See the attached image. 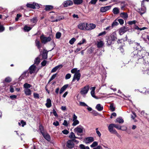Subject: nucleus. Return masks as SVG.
<instances>
[{"mask_svg":"<svg viewBox=\"0 0 149 149\" xmlns=\"http://www.w3.org/2000/svg\"><path fill=\"white\" fill-rule=\"evenodd\" d=\"M146 53V51L143 50L139 51L136 50L134 51L133 53L135 58H137L138 59H142Z\"/></svg>","mask_w":149,"mask_h":149,"instance_id":"nucleus-1","label":"nucleus"},{"mask_svg":"<svg viewBox=\"0 0 149 149\" xmlns=\"http://www.w3.org/2000/svg\"><path fill=\"white\" fill-rule=\"evenodd\" d=\"M117 39L116 35L115 32H113L109 37L107 40V42L109 45H111L113 41Z\"/></svg>","mask_w":149,"mask_h":149,"instance_id":"nucleus-2","label":"nucleus"},{"mask_svg":"<svg viewBox=\"0 0 149 149\" xmlns=\"http://www.w3.org/2000/svg\"><path fill=\"white\" fill-rule=\"evenodd\" d=\"M40 38L41 42L44 44H46L48 42L50 41L52 39L50 37H46L43 34L40 36Z\"/></svg>","mask_w":149,"mask_h":149,"instance_id":"nucleus-3","label":"nucleus"},{"mask_svg":"<svg viewBox=\"0 0 149 149\" xmlns=\"http://www.w3.org/2000/svg\"><path fill=\"white\" fill-rule=\"evenodd\" d=\"M84 130V128L83 127L79 125L74 129V131L78 135L81 136L82 135L80 133L83 132Z\"/></svg>","mask_w":149,"mask_h":149,"instance_id":"nucleus-4","label":"nucleus"},{"mask_svg":"<svg viewBox=\"0 0 149 149\" xmlns=\"http://www.w3.org/2000/svg\"><path fill=\"white\" fill-rule=\"evenodd\" d=\"M89 89V87L88 85L86 86L81 89L80 92L81 94L83 96L86 95L88 93Z\"/></svg>","mask_w":149,"mask_h":149,"instance_id":"nucleus-5","label":"nucleus"},{"mask_svg":"<svg viewBox=\"0 0 149 149\" xmlns=\"http://www.w3.org/2000/svg\"><path fill=\"white\" fill-rule=\"evenodd\" d=\"M87 23H80L78 25V27L81 30H87Z\"/></svg>","mask_w":149,"mask_h":149,"instance_id":"nucleus-6","label":"nucleus"},{"mask_svg":"<svg viewBox=\"0 0 149 149\" xmlns=\"http://www.w3.org/2000/svg\"><path fill=\"white\" fill-rule=\"evenodd\" d=\"M27 7L33 9L35 8H38L39 7V5L36 3H27L26 4Z\"/></svg>","mask_w":149,"mask_h":149,"instance_id":"nucleus-7","label":"nucleus"},{"mask_svg":"<svg viewBox=\"0 0 149 149\" xmlns=\"http://www.w3.org/2000/svg\"><path fill=\"white\" fill-rule=\"evenodd\" d=\"M29 70L30 74L34 73H36L38 71V70L36 71V67L34 64L32 65L29 67Z\"/></svg>","mask_w":149,"mask_h":149,"instance_id":"nucleus-8","label":"nucleus"},{"mask_svg":"<svg viewBox=\"0 0 149 149\" xmlns=\"http://www.w3.org/2000/svg\"><path fill=\"white\" fill-rule=\"evenodd\" d=\"M146 11V7L144 6V4L141 3V8L138 10V11L139 12L141 15H142L145 13Z\"/></svg>","mask_w":149,"mask_h":149,"instance_id":"nucleus-9","label":"nucleus"},{"mask_svg":"<svg viewBox=\"0 0 149 149\" xmlns=\"http://www.w3.org/2000/svg\"><path fill=\"white\" fill-rule=\"evenodd\" d=\"M81 76V74L79 72L75 73L74 75L72 81L73 82L76 80L78 81H79L80 79Z\"/></svg>","mask_w":149,"mask_h":149,"instance_id":"nucleus-10","label":"nucleus"},{"mask_svg":"<svg viewBox=\"0 0 149 149\" xmlns=\"http://www.w3.org/2000/svg\"><path fill=\"white\" fill-rule=\"evenodd\" d=\"M74 143L71 140H69L67 142V146L69 148H72L73 147Z\"/></svg>","mask_w":149,"mask_h":149,"instance_id":"nucleus-11","label":"nucleus"},{"mask_svg":"<svg viewBox=\"0 0 149 149\" xmlns=\"http://www.w3.org/2000/svg\"><path fill=\"white\" fill-rule=\"evenodd\" d=\"M73 4L72 2L70 0L67 1L63 3V5L64 7L71 6Z\"/></svg>","mask_w":149,"mask_h":149,"instance_id":"nucleus-12","label":"nucleus"},{"mask_svg":"<svg viewBox=\"0 0 149 149\" xmlns=\"http://www.w3.org/2000/svg\"><path fill=\"white\" fill-rule=\"evenodd\" d=\"M96 27V25L93 24H90L88 25H87V30H90L93 29L95 28Z\"/></svg>","mask_w":149,"mask_h":149,"instance_id":"nucleus-13","label":"nucleus"},{"mask_svg":"<svg viewBox=\"0 0 149 149\" xmlns=\"http://www.w3.org/2000/svg\"><path fill=\"white\" fill-rule=\"evenodd\" d=\"M127 30V29L125 27H121L119 29V33L120 35H122L126 32Z\"/></svg>","mask_w":149,"mask_h":149,"instance_id":"nucleus-14","label":"nucleus"},{"mask_svg":"<svg viewBox=\"0 0 149 149\" xmlns=\"http://www.w3.org/2000/svg\"><path fill=\"white\" fill-rule=\"evenodd\" d=\"M114 127L113 124H110L108 127V129L109 131L112 133H113L114 132V131L116 130L114 129Z\"/></svg>","mask_w":149,"mask_h":149,"instance_id":"nucleus-15","label":"nucleus"},{"mask_svg":"<svg viewBox=\"0 0 149 149\" xmlns=\"http://www.w3.org/2000/svg\"><path fill=\"white\" fill-rule=\"evenodd\" d=\"M62 66H63L62 65H60L55 67L52 70L51 72L52 73H53L56 72L59 69L61 68Z\"/></svg>","mask_w":149,"mask_h":149,"instance_id":"nucleus-16","label":"nucleus"},{"mask_svg":"<svg viewBox=\"0 0 149 149\" xmlns=\"http://www.w3.org/2000/svg\"><path fill=\"white\" fill-rule=\"evenodd\" d=\"M94 140V138L93 137H88L85 139V143H87L92 142Z\"/></svg>","mask_w":149,"mask_h":149,"instance_id":"nucleus-17","label":"nucleus"},{"mask_svg":"<svg viewBox=\"0 0 149 149\" xmlns=\"http://www.w3.org/2000/svg\"><path fill=\"white\" fill-rule=\"evenodd\" d=\"M48 52V51L45 49L43 50L42 54V58L46 59L47 58Z\"/></svg>","mask_w":149,"mask_h":149,"instance_id":"nucleus-18","label":"nucleus"},{"mask_svg":"<svg viewBox=\"0 0 149 149\" xmlns=\"http://www.w3.org/2000/svg\"><path fill=\"white\" fill-rule=\"evenodd\" d=\"M104 43L102 41L100 40L97 42V46L99 48H101L104 45Z\"/></svg>","mask_w":149,"mask_h":149,"instance_id":"nucleus-19","label":"nucleus"},{"mask_svg":"<svg viewBox=\"0 0 149 149\" xmlns=\"http://www.w3.org/2000/svg\"><path fill=\"white\" fill-rule=\"evenodd\" d=\"M24 92L26 95H30L31 94V91L29 89H24Z\"/></svg>","mask_w":149,"mask_h":149,"instance_id":"nucleus-20","label":"nucleus"},{"mask_svg":"<svg viewBox=\"0 0 149 149\" xmlns=\"http://www.w3.org/2000/svg\"><path fill=\"white\" fill-rule=\"evenodd\" d=\"M45 105L47 108H49L51 106V101L50 99L49 98L47 99Z\"/></svg>","mask_w":149,"mask_h":149,"instance_id":"nucleus-21","label":"nucleus"},{"mask_svg":"<svg viewBox=\"0 0 149 149\" xmlns=\"http://www.w3.org/2000/svg\"><path fill=\"white\" fill-rule=\"evenodd\" d=\"M96 109L99 111H101L103 109V107L100 104H98L95 107Z\"/></svg>","mask_w":149,"mask_h":149,"instance_id":"nucleus-22","label":"nucleus"},{"mask_svg":"<svg viewBox=\"0 0 149 149\" xmlns=\"http://www.w3.org/2000/svg\"><path fill=\"white\" fill-rule=\"evenodd\" d=\"M110 8L109 6H106L102 7L100 9V11L102 12H104L109 10Z\"/></svg>","mask_w":149,"mask_h":149,"instance_id":"nucleus-23","label":"nucleus"},{"mask_svg":"<svg viewBox=\"0 0 149 149\" xmlns=\"http://www.w3.org/2000/svg\"><path fill=\"white\" fill-rule=\"evenodd\" d=\"M68 84H66L63 86L59 92L61 94L68 87Z\"/></svg>","mask_w":149,"mask_h":149,"instance_id":"nucleus-24","label":"nucleus"},{"mask_svg":"<svg viewBox=\"0 0 149 149\" xmlns=\"http://www.w3.org/2000/svg\"><path fill=\"white\" fill-rule=\"evenodd\" d=\"M69 137L71 139H79V138L76 137L74 132H71L70 133L69 136Z\"/></svg>","mask_w":149,"mask_h":149,"instance_id":"nucleus-25","label":"nucleus"},{"mask_svg":"<svg viewBox=\"0 0 149 149\" xmlns=\"http://www.w3.org/2000/svg\"><path fill=\"white\" fill-rule=\"evenodd\" d=\"M29 75V73L27 72H24L21 76L20 77L23 79L26 78Z\"/></svg>","mask_w":149,"mask_h":149,"instance_id":"nucleus-26","label":"nucleus"},{"mask_svg":"<svg viewBox=\"0 0 149 149\" xmlns=\"http://www.w3.org/2000/svg\"><path fill=\"white\" fill-rule=\"evenodd\" d=\"M42 134L44 138L47 140L48 141H49L50 140V137L49 134H47L44 133H43Z\"/></svg>","mask_w":149,"mask_h":149,"instance_id":"nucleus-27","label":"nucleus"},{"mask_svg":"<svg viewBox=\"0 0 149 149\" xmlns=\"http://www.w3.org/2000/svg\"><path fill=\"white\" fill-rule=\"evenodd\" d=\"M114 127L116 128L117 129L119 130H122L123 131H125L127 129V128L126 127L124 129H121V126L120 125L114 124Z\"/></svg>","mask_w":149,"mask_h":149,"instance_id":"nucleus-28","label":"nucleus"},{"mask_svg":"<svg viewBox=\"0 0 149 149\" xmlns=\"http://www.w3.org/2000/svg\"><path fill=\"white\" fill-rule=\"evenodd\" d=\"M120 16L124 19H127L128 17V15L127 13H121L120 14Z\"/></svg>","mask_w":149,"mask_h":149,"instance_id":"nucleus-29","label":"nucleus"},{"mask_svg":"<svg viewBox=\"0 0 149 149\" xmlns=\"http://www.w3.org/2000/svg\"><path fill=\"white\" fill-rule=\"evenodd\" d=\"M53 8V6L51 5H46L45 6V10L47 11H49L52 10Z\"/></svg>","mask_w":149,"mask_h":149,"instance_id":"nucleus-30","label":"nucleus"},{"mask_svg":"<svg viewBox=\"0 0 149 149\" xmlns=\"http://www.w3.org/2000/svg\"><path fill=\"white\" fill-rule=\"evenodd\" d=\"M115 122H118L119 123H122L124 122V120L121 118H118L116 119Z\"/></svg>","mask_w":149,"mask_h":149,"instance_id":"nucleus-31","label":"nucleus"},{"mask_svg":"<svg viewBox=\"0 0 149 149\" xmlns=\"http://www.w3.org/2000/svg\"><path fill=\"white\" fill-rule=\"evenodd\" d=\"M40 58L39 57L36 58L34 60V63L33 64L38 65L40 63Z\"/></svg>","mask_w":149,"mask_h":149,"instance_id":"nucleus-32","label":"nucleus"},{"mask_svg":"<svg viewBox=\"0 0 149 149\" xmlns=\"http://www.w3.org/2000/svg\"><path fill=\"white\" fill-rule=\"evenodd\" d=\"M113 12L115 14H117L119 13V9L117 8H114L113 10Z\"/></svg>","mask_w":149,"mask_h":149,"instance_id":"nucleus-33","label":"nucleus"},{"mask_svg":"<svg viewBox=\"0 0 149 149\" xmlns=\"http://www.w3.org/2000/svg\"><path fill=\"white\" fill-rule=\"evenodd\" d=\"M25 89H29L31 87V85L27 83H25L23 85Z\"/></svg>","mask_w":149,"mask_h":149,"instance_id":"nucleus-34","label":"nucleus"},{"mask_svg":"<svg viewBox=\"0 0 149 149\" xmlns=\"http://www.w3.org/2000/svg\"><path fill=\"white\" fill-rule=\"evenodd\" d=\"M12 81L11 78L10 77H7L5 78V80L3 82H6L7 83H10Z\"/></svg>","mask_w":149,"mask_h":149,"instance_id":"nucleus-35","label":"nucleus"},{"mask_svg":"<svg viewBox=\"0 0 149 149\" xmlns=\"http://www.w3.org/2000/svg\"><path fill=\"white\" fill-rule=\"evenodd\" d=\"M36 45L37 47L38 48L40 49L41 47V46L40 41L36 40L35 41Z\"/></svg>","mask_w":149,"mask_h":149,"instance_id":"nucleus-36","label":"nucleus"},{"mask_svg":"<svg viewBox=\"0 0 149 149\" xmlns=\"http://www.w3.org/2000/svg\"><path fill=\"white\" fill-rule=\"evenodd\" d=\"M73 123L72 124V125L73 126H76V125L79 124V122L78 120H74L72 121Z\"/></svg>","mask_w":149,"mask_h":149,"instance_id":"nucleus-37","label":"nucleus"},{"mask_svg":"<svg viewBox=\"0 0 149 149\" xmlns=\"http://www.w3.org/2000/svg\"><path fill=\"white\" fill-rule=\"evenodd\" d=\"M74 3L75 4H79L82 2V0H74Z\"/></svg>","mask_w":149,"mask_h":149,"instance_id":"nucleus-38","label":"nucleus"},{"mask_svg":"<svg viewBox=\"0 0 149 149\" xmlns=\"http://www.w3.org/2000/svg\"><path fill=\"white\" fill-rule=\"evenodd\" d=\"M32 28L29 26H28L26 25L24 27V31H29L31 30Z\"/></svg>","mask_w":149,"mask_h":149,"instance_id":"nucleus-39","label":"nucleus"},{"mask_svg":"<svg viewBox=\"0 0 149 149\" xmlns=\"http://www.w3.org/2000/svg\"><path fill=\"white\" fill-rule=\"evenodd\" d=\"M86 43V40L84 39H82V40L80 41L77 44V45H81L82 44H83L84 43Z\"/></svg>","mask_w":149,"mask_h":149,"instance_id":"nucleus-40","label":"nucleus"},{"mask_svg":"<svg viewBox=\"0 0 149 149\" xmlns=\"http://www.w3.org/2000/svg\"><path fill=\"white\" fill-rule=\"evenodd\" d=\"M31 22L32 23L36 24L37 21V19L36 17H34L30 20Z\"/></svg>","mask_w":149,"mask_h":149,"instance_id":"nucleus-41","label":"nucleus"},{"mask_svg":"<svg viewBox=\"0 0 149 149\" xmlns=\"http://www.w3.org/2000/svg\"><path fill=\"white\" fill-rule=\"evenodd\" d=\"M80 147L81 149H90L88 146H85L83 144H81L80 145Z\"/></svg>","mask_w":149,"mask_h":149,"instance_id":"nucleus-42","label":"nucleus"},{"mask_svg":"<svg viewBox=\"0 0 149 149\" xmlns=\"http://www.w3.org/2000/svg\"><path fill=\"white\" fill-rule=\"evenodd\" d=\"M76 40V39L74 38H72L70 41H69V43L71 45H72L73 44L74 42H75V41Z\"/></svg>","mask_w":149,"mask_h":149,"instance_id":"nucleus-43","label":"nucleus"},{"mask_svg":"<svg viewBox=\"0 0 149 149\" xmlns=\"http://www.w3.org/2000/svg\"><path fill=\"white\" fill-rule=\"evenodd\" d=\"M110 108L111 111H114L115 110V107L113 106V103L111 104L110 106Z\"/></svg>","mask_w":149,"mask_h":149,"instance_id":"nucleus-44","label":"nucleus"},{"mask_svg":"<svg viewBox=\"0 0 149 149\" xmlns=\"http://www.w3.org/2000/svg\"><path fill=\"white\" fill-rule=\"evenodd\" d=\"M139 112L141 113V115L142 116H143L144 117H146V114L143 111H139Z\"/></svg>","mask_w":149,"mask_h":149,"instance_id":"nucleus-45","label":"nucleus"},{"mask_svg":"<svg viewBox=\"0 0 149 149\" xmlns=\"http://www.w3.org/2000/svg\"><path fill=\"white\" fill-rule=\"evenodd\" d=\"M19 125H21V124H22V127H24L25 125H26V123L23 120H22L21 121L20 123H18Z\"/></svg>","mask_w":149,"mask_h":149,"instance_id":"nucleus-46","label":"nucleus"},{"mask_svg":"<svg viewBox=\"0 0 149 149\" xmlns=\"http://www.w3.org/2000/svg\"><path fill=\"white\" fill-rule=\"evenodd\" d=\"M61 33L60 32H58L56 33V37L57 39H59L61 37Z\"/></svg>","mask_w":149,"mask_h":149,"instance_id":"nucleus-47","label":"nucleus"},{"mask_svg":"<svg viewBox=\"0 0 149 149\" xmlns=\"http://www.w3.org/2000/svg\"><path fill=\"white\" fill-rule=\"evenodd\" d=\"M98 145L97 142L96 141H95L93 142L92 145H91V147L93 148L94 147Z\"/></svg>","mask_w":149,"mask_h":149,"instance_id":"nucleus-48","label":"nucleus"},{"mask_svg":"<svg viewBox=\"0 0 149 149\" xmlns=\"http://www.w3.org/2000/svg\"><path fill=\"white\" fill-rule=\"evenodd\" d=\"M136 22V20H133L132 21H130L128 22V23L129 25H132L133 24H135Z\"/></svg>","mask_w":149,"mask_h":149,"instance_id":"nucleus-49","label":"nucleus"},{"mask_svg":"<svg viewBox=\"0 0 149 149\" xmlns=\"http://www.w3.org/2000/svg\"><path fill=\"white\" fill-rule=\"evenodd\" d=\"M79 104L80 106L84 107H88L87 105L83 102H80Z\"/></svg>","mask_w":149,"mask_h":149,"instance_id":"nucleus-50","label":"nucleus"},{"mask_svg":"<svg viewBox=\"0 0 149 149\" xmlns=\"http://www.w3.org/2000/svg\"><path fill=\"white\" fill-rule=\"evenodd\" d=\"M118 24V23L116 21H114L112 23L111 26H112V27H114V26H117Z\"/></svg>","mask_w":149,"mask_h":149,"instance_id":"nucleus-51","label":"nucleus"},{"mask_svg":"<svg viewBox=\"0 0 149 149\" xmlns=\"http://www.w3.org/2000/svg\"><path fill=\"white\" fill-rule=\"evenodd\" d=\"M5 30V28L4 26L1 24H0V32L3 31Z\"/></svg>","mask_w":149,"mask_h":149,"instance_id":"nucleus-52","label":"nucleus"},{"mask_svg":"<svg viewBox=\"0 0 149 149\" xmlns=\"http://www.w3.org/2000/svg\"><path fill=\"white\" fill-rule=\"evenodd\" d=\"M71 72L72 73H74L75 74L76 72H79L77 71V68H74L71 70Z\"/></svg>","mask_w":149,"mask_h":149,"instance_id":"nucleus-53","label":"nucleus"},{"mask_svg":"<svg viewBox=\"0 0 149 149\" xmlns=\"http://www.w3.org/2000/svg\"><path fill=\"white\" fill-rule=\"evenodd\" d=\"M57 75V74H53L51 77L50 79H49V81H52L53 79H54L56 77Z\"/></svg>","mask_w":149,"mask_h":149,"instance_id":"nucleus-54","label":"nucleus"},{"mask_svg":"<svg viewBox=\"0 0 149 149\" xmlns=\"http://www.w3.org/2000/svg\"><path fill=\"white\" fill-rule=\"evenodd\" d=\"M71 77L70 74L68 73L66 74L65 76V79H69Z\"/></svg>","mask_w":149,"mask_h":149,"instance_id":"nucleus-55","label":"nucleus"},{"mask_svg":"<svg viewBox=\"0 0 149 149\" xmlns=\"http://www.w3.org/2000/svg\"><path fill=\"white\" fill-rule=\"evenodd\" d=\"M47 63V61H46L45 60H44L41 63V64L42 65V66H45Z\"/></svg>","mask_w":149,"mask_h":149,"instance_id":"nucleus-56","label":"nucleus"},{"mask_svg":"<svg viewBox=\"0 0 149 149\" xmlns=\"http://www.w3.org/2000/svg\"><path fill=\"white\" fill-rule=\"evenodd\" d=\"M91 93L93 97L95 98H97L96 96L95 95V91H91Z\"/></svg>","mask_w":149,"mask_h":149,"instance_id":"nucleus-57","label":"nucleus"},{"mask_svg":"<svg viewBox=\"0 0 149 149\" xmlns=\"http://www.w3.org/2000/svg\"><path fill=\"white\" fill-rule=\"evenodd\" d=\"M118 21L120 24L122 25L123 24L124 20L123 19H118Z\"/></svg>","mask_w":149,"mask_h":149,"instance_id":"nucleus-58","label":"nucleus"},{"mask_svg":"<svg viewBox=\"0 0 149 149\" xmlns=\"http://www.w3.org/2000/svg\"><path fill=\"white\" fill-rule=\"evenodd\" d=\"M62 132L63 134H67L69 133L68 131L66 129L64 130H63L62 131Z\"/></svg>","mask_w":149,"mask_h":149,"instance_id":"nucleus-59","label":"nucleus"},{"mask_svg":"<svg viewBox=\"0 0 149 149\" xmlns=\"http://www.w3.org/2000/svg\"><path fill=\"white\" fill-rule=\"evenodd\" d=\"M17 97L15 95H12L10 96V98L12 100H14Z\"/></svg>","mask_w":149,"mask_h":149,"instance_id":"nucleus-60","label":"nucleus"},{"mask_svg":"<svg viewBox=\"0 0 149 149\" xmlns=\"http://www.w3.org/2000/svg\"><path fill=\"white\" fill-rule=\"evenodd\" d=\"M33 96L35 98H39V95L38 94L34 93H33Z\"/></svg>","mask_w":149,"mask_h":149,"instance_id":"nucleus-61","label":"nucleus"},{"mask_svg":"<svg viewBox=\"0 0 149 149\" xmlns=\"http://www.w3.org/2000/svg\"><path fill=\"white\" fill-rule=\"evenodd\" d=\"M63 125L65 126H67L68 125L67 121L66 120H65L63 123Z\"/></svg>","mask_w":149,"mask_h":149,"instance_id":"nucleus-62","label":"nucleus"},{"mask_svg":"<svg viewBox=\"0 0 149 149\" xmlns=\"http://www.w3.org/2000/svg\"><path fill=\"white\" fill-rule=\"evenodd\" d=\"M53 125H54L56 126H58L59 125V122L57 121H56L55 122H54L53 123Z\"/></svg>","mask_w":149,"mask_h":149,"instance_id":"nucleus-63","label":"nucleus"},{"mask_svg":"<svg viewBox=\"0 0 149 149\" xmlns=\"http://www.w3.org/2000/svg\"><path fill=\"white\" fill-rule=\"evenodd\" d=\"M97 0H91L90 3L93 4H95L96 3Z\"/></svg>","mask_w":149,"mask_h":149,"instance_id":"nucleus-64","label":"nucleus"}]
</instances>
